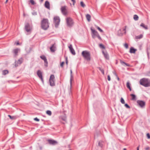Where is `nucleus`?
I'll return each mask as SVG.
<instances>
[{
  "instance_id": "e433bc0d",
  "label": "nucleus",
  "mask_w": 150,
  "mask_h": 150,
  "mask_svg": "<svg viewBox=\"0 0 150 150\" xmlns=\"http://www.w3.org/2000/svg\"><path fill=\"white\" fill-rule=\"evenodd\" d=\"M120 102L122 104H124L125 103V101L122 98H121L120 99Z\"/></svg>"
},
{
  "instance_id": "3c124183",
  "label": "nucleus",
  "mask_w": 150,
  "mask_h": 150,
  "mask_svg": "<svg viewBox=\"0 0 150 150\" xmlns=\"http://www.w3.org/2000/svg\"><path fill=\"white\" fill-rule=\"evenodd\" d=\"M147 136L148 139L150 138V135L149 133H147Z\"/></svg>"
},
{
  "instance_id": "052dcab7",
  "label": "nucleus",
  "mask_w": 150,
  "mask_h": 150,
  "mask_svg": "<svg viewBox=\"0 0 150 150\" xmlns=\"http://www.w3.org/2000/svg\"><path fill=\"white\" fill-rule=\"evenodd\" d=\"M139 146H138L137 148V150H139Z\"/></svg>"
},
{
  "instance_id": "cd10ccee",
  "label": "nucleus",
  "mask_w": 150,
  "mask_h": 150,
  "mask_svg": "<svg viewBox=\"0 0 150 150\" xmlns=\"http://www.w3.org/2000/svg\"><path fill=\"white\" fill-rule=\"evenodd\" d=\"M55 77L54 75H51L50 77L49 80H54Z\"/></svg>"
},
{
  "instance_id": "7c9ffc66",
  "label": "nucleus",
  "mask_w": 150,
  "mask_h": 150,
  "mask_svg": "<svg viewBox=\"0 0 150 150\" xmlns=\"http://www.w3.org/2000/svg\"><path fill=\"white\" fill-rule=\"evenodd\" d=\"M99 46L102 49H105V47L102 44H100L99 45Z\"/></svg>"
},
{
  "instance_id": "473e14b6",
  "label": "nucleus",
  "mask_w": 150,
  "mask_h": 150,
  "mask_svg": "<svg viewBox=\"0 0 150 150\" xmlns=\"http://www.w3.org/2000/svg\"><path fill=\"white\" fill-rule=\"evenodd\" d=\"M40 57L44 61L46 59H47L46 57L44 55L41 56H40Z\"/></svg>"
},
{
  "instance_id": "79ce46f5",
  "label": "nucleus",
  "mask_w": 150,
  "mask_h": 150,
  "mask_svg": "<svg viewBox=\"0 0 150 150\" xmlns=\"http://www.w3.org/2000/svg\"><path fill=\"white\" fill-rule=\"evenodd\" d=\"M125 47L127 49L128 48V45L127 43H125L124 45Z\"/></svg>"
},
{
  "instance_id": "6e6552de",
  "label": "nucleus",
  "mask_w": 150,
  "mask_h": 150,
  "mask_svg": "<svg viewBox=\"0 0 150 150\" xmlns=\"http://www.w3.org/2000/svg\"><path fill=\"white\" fill-rule=\"evenodd\" d=\"M47 141L50 144L53 145H56L58 143L57 141L53 139H48Z\"/></svg>"
},
{
  "instance_id": "864d4df0",
  "label": "nucleus",
  "mask_w": 150,
  "mask_h": 150,
  "mask_svg": "<svg viewBox=\"0 0 150 150\" xmlns=\"http://www.w3.org/2000/svg\"><path fill=\"white\" fill-rule=\"evenodd\" d=\"M62 120L64 121H65L66 120V118L65 117H62Z\"/></svg>"
},
{
  "instance_id": "bb28decb",
  "label": "nucleus",
  "mask_w": 150,
  "mask_h": 150,
  "mask_svg": "<svg viewBox=\"0 0 150 150\" xmlns=\"http://www.w3.org/2000/svg\"><path fill=\"white\" fill-rule=\"evenodd\" d=\"M143 37V35L142 34H140L139 35L136 36V38L137 39H140Z\"/></svg>"
},
{
  "instance_id": "2f4dec72",
  "label": "nucleus",
  "mask_w": 150,
  "mask_h": 150,
  "mask_svg": "<svg viewBox=\"0 0 150 150\" xmlns=\"http://www.w3.org/2000/svg\"><path fill=\"white\" fill-rule=\"evenodd\" d=\"M80 4L81 6L83 8H84L86 6L85 4H84L83 1H82L81 2Z\"/></svg>"
},
{
  "instance_id": "338daca9",
  "label": "nucleus",
  "mask_w": 150,
  "mask_h": 150,
  "mask_svg": "<svg viewBox=\"0 0 150 150\" xmlns=\"http://www.w3.org/2000/svg\"><path fill=\"white\" fill-rule=\"evenodd\" d=\"M147 55H148V56L149 57V54L148 53V54H147Z\"/></svg>"
},
{
  "instance_id": "5fc2aeb1",
  "label": "nucleus",
  "mask_w": 150,
  "mask_h": 150,
  "mask_svg": "<svg viewBox=\"0 0 150 150\" xmlns=\"http://www.w3.org/2000/svg\"><path fill=\"white\" fill-rule=\"evenodd\" d=\"M66 63L67 65H68V61L67 60V58H66Z\"/></svg>"
},
{
  "instance_id": "f3484780",
  "label": "nucleus",
  "mask_w": 150,
  "mask_h": 150,
  "mask_svg": "<svg viewBox=\"0 0 150 150\" xmlns=\"http://www.w3.org/2000/svg\"><path fill=\"white\" fill-rule=\"evenodd\" d=\"M137 51L136 49L134 48L133 47H131L130 48L129 52L131 53H135Z\"/></svg>"
},
{
  "instance_id": "423d86ee",
  "label": "nucleus",
  "mask_w": 150,
  "mask_h": 150,
  "mask_svg": "<svg viewBox=\"0 0 150 150\" xmlns=\"http://www.w3.org/2000/svg\"><path fill=\"white\" fill-rule=\"evenodd\" d=\"M67 25L69 27H71L73 25V21L70 18H68L66 19Z\"/></svg>"
},
{
  "instance_id": "39448f33",
  "label": "nucleus",
  "mask_w": 150,
  "mask_h": 150,
  "mask_svg": "<svg viewBox=\"0 0 150 150\" xmlns=\"http://www.w3.org/2000/svg\"><path fill=\"white\" fill-rule=\"evenodd\" d=\"M25 29L27 32L31 31L32 29V26L30 25L28 23H25Z\"/></svg>"
},
{
  "instance_id": "f257e3e1",
  "label": "nucleus",
  "mask_w": 150,
  "mask_h": 150,
  "mask_svg": "<svg viewBox=\"0 0 150 150\" xmlns=\"http://www.w3.org/2000/svg\"><path fill=\"white\" fill-rule=\"evenodd\" d=\"M140 85L145 87L150 86V80L148 79L143 78L141 79L139 81Z\"/></svg>"
},
{
  "instance_id": "9d476101",
  "label": "nucleus",
  "mask_w": 150,
  "mask_h": 150,
  "mask_svg": "<svg viewBox=\"0 0 150 150\" xmlns=\"http://www.w3.org/2000/svg\"><path fill=\"white\" fill-rule=\"evenodd\" d=\"M66 7V6H62L61 8L62 12L63 14L64 15H66L67 13Z\"/></svg>"
},
{
  "instance_id": "6e6d98bb",
  "label": "nucleus",
  "mask_w": 150,
  "mask_h": 150,
  "mask_svg": "<svg viewBox=\"0 0 150 150\" xmlns=\"http://www.w3.org/2000/svg\"><path fill=\"white\" fill-rule=\"evenodd\" d=\"M116 77L117 78V80L118 81H120V78H119V77L118 76H116Z\"/></svg>"
},
{
  "instance_id": "72a5a7b5",
  "label": "nucleus",
  "mask_w": 150,
  "mask_h": 150,
  "mask_svg": "<svg viewBox=\"0 0 150 150\" xmlns=\"http://www.w3.org/2000/svg\"><path fill=\"white\" fill-rule=\"evenodd\" d=\"M46 113L50 116H51L52 115V112L50 110H47L46 111Z\"/></svg>"
},
{
  "instance_id": "c756f323",
  "label": "nucleus",
  "mask_w": 150,
  "mask_h": 150,
  "mask_svg": "<svg viewBox=\"0 0 150 150\" xmlns=\"http://www.w3.org/2000/svg\"><path fill=\"white\" fill-rule=\"evenodd\" d=\"M133 18H134V20L137 21L139 17L137 15H134V16Z\"/></svg>"
},
{
  "instance_id": "69168bd1",
  "label": "nucleus",
  "mask_w": 150,
  "mask_h": 150,
  "mask_svg": "<svg viewBox=\"0 0 150 150\" xmlns=\"http://www.w3.org/2000/svg\"><path fill=\"white\" fill-rule=\"evenodd\" d=\"M123 150H127V149H126V148H124V149H123Z\"/></svg>"
},
{
  "instance_id": "aec40b11",
  "label": "nucleus",
  "mask_w": 150,
  "mask_h": 150,
  "mask_svg": "<svg viewBox=\"0 0 150 150\" xmlns=\"http://www.w3.org/2000/svg\"><path fill=\"white\" fill-rule=\"evenodd\" d=\"M8 116L11 120H15L18 117L16 116H11L10 115H8Z\"/></svg>"
},
{
  "instance_id": "bf43d9fd",
  "label": "nucleus",
  "mask_w": 150,
  "mask_h": 150,
  "mask_svg": "<svg viewBox=\"0 0 150 150\" xmlns=\"http://www.w3.org/2000/svg\"><path fill=\"white\" fill-rule=\"evenodd\" d=\"M114 74L115 75V76H117V74L116 73H114Z\"/></svg>"
},
{
  "instance_id": "ea45409f",
  "label": "nucleus",
  "mask_w": 150,
  "mask_h": 150,
  "mask_svg": "<svg viewBox=\"0 0 150 150\" xmlns=\"http://www.w3.org/2000/svg\"><path fill=\"white\" fill-rule=\"evenodd\" d=\"M125 106L127 108H130V107L126 103L125 105Z\"/></svg>"
},
{
  "instance_id": "680f3d73",
  "label": "nucleus",
  "mask_w": 150,
  "mask_h": 150,
  "mask_svg": "<svg viewBox=\"0 0 150 150\" xmlns=\"http://www.w3.org/2000/svg\"><path fill=\"white\" fill-rule=\"evenodd\" d=\"M19 43L18 42H17L16 43L17 45H18L19 44Z\"/></svg>"
},
{
  "instance_id": "4468645a",
  "label": "nucleus",
  "mask_w": 150,
  "mask_h": 150,
  "mask_svg": "<svg viewBox=\"0 0 150 150\" xmlns=\"http://www.w3.org/2000/svg\"><path fill=\"white\" fill-rule=\"evenodd\" d=\"M44 6L45 8L48 9H50V4L49 2L48 1H46L45 2Z\"/></svg>"
},
{
  "instance_id": "20e7f679",
  "label": "nucleus",
  "mask_w": 150,
  "mask_h": 150,
  "mask_svg": "<svg viewBox=\"0 0 150 150\" xmlns=\"http://www.w3.org/2000/svg\"><path fill=\"white\" fill-rule=\"evenodd\" d=\"M60 19L59 16H56L54 18V22L55 27L57 28L59 24Z\"/></svg>"
},
{
  "instance_id": "2eb2a0df",
  "label": "nucleus",
  "mask_w": 150,
  "mask_h": 150,
  "mask_svg": "<svg viewBox=\"0 0 150 150\" xmlns=\"http://www.w3.org/2000/svg\"><path fill=\"white\" fill-rule=\"evenodd\" d=\"M20 50V49L18 48L14 49L13 50V52L14 54L15 57H16L18 55V53Z\"/></svg>"
},
{
  "instance_id": "393cba45",
  "label": "nucleus",
  "mask_w": 150,
  "mask_h": 150,
  "mask_svg": "<svg viewBox=\"0 0 150 150\" xmlns=\"http://www.w3.org/2000/svg\"><path fill=\"white\" fill-rule=\"evenodd\" d=\"M130 96L132 97V100H136V97L135 95L134 94H131Z\"/></svg>"
},
{
  "instance_id": "4c0bfd02",
  "label": "nucleus",
  "mask_w": 150,
  "mask_h": 150,
  "mask_svg": "<svg viewBox=\"0 0 150 150\" xmlns=\"http://www.w3.org/2000/svg\"><path fill=\"white\" fill-rule=\"evenodd\" d=\"M98 69H99V70L101 71L102 73L103 74H104V71L103 69H101V68L99 67Z\"/></svg>"
},
{
  "instance_id": "b1692460",
  "label": "nucleus",
  "mask_w": 150,
  "mask_h": 150,
  "mask_svg": "<svg viewBox=\"0 0 150 150\" xmlns=\"http://www.w3.org/2000/svg\"><path fill=\"white\" fill-rule=\"evenodd\" d=\"M70 72H71V78L70 79V85H71V83H72V79L73 78V76L72 75V71L71 69L70 70Z\"/></svg>"
},
{
  "instance_id": "774afa93",
  "label": "nucleus",
  "mask_w": 150,
  "mask_h": 150,
  "mask_svg": "<svg viewBox=\"0 0 150 150\" xmlns=\"http://www.w3.org/2000/svg\"><path fill=\"white\" fill-rule=\"evenodd\" d=\"M119 31H121V30H120H120H119Z\"/></svg>"
},
{
  "instance_id": "4d7b16f0",
  "label": "nucleus",
  "mask_w": 150,
  "mask_h": 150,
  "mask_svg": "<svg viewBox=\"0 0 150 150\" xmlns=\"http://www.w3.org/2000/svg\"><path fill=\"white\" fill-rule=\"evenodd\" d=\"M149 149V147H147L146 148L145 150H148Z\"/></svg>"
},
{
  "instance_id": "8fccbe9b",
  "label": "nucleus",
  "mask_w": 150,
  "mask_h": 150,
  "mask_svg": "<svg viewBox=\"0 0 150 150\" xmlns=\"http://www.w3.org/2000/svg\"><path fill=\"white\" fill-rule=\"evenodd\" d=\"M120 62L122 64H125V62H124L122 60H120Z\"/></svg>"
},
{
  "instance_id": "7ed1b4c3",
  "label": "nucleus",
  "mask_w": 150,
  "mask_h": 150,
  "mask_svg": "<svg viewBox=\"0 0 150 150\" xmlns=\"http://www.w3.org/2000/svg\"><path fill=\"white\" fill-rule=\"evenodd\" d=\"M84 59L88 61L91 59V54L90 52L87 50L83 51L81 53Z\"/></svg>"
},
{
  "instance_id": "dca6fc26",
  "label": "nucleus",
  "mask_w": 150,
  "mask_h": 150,
  "mask_svg": "<svg viewBox=\"0 0 150 150\" xmlns=\"http://www.w3.org/2000/svg\"><path fill=\"white\" fill-rule=\"evenodd\" d=\"M104 144V142L103 141L100 140L98 142V146L102 148Z\"/></svg>"
},
{
  "instance_id": "e2e57ef3",
  "label": "nucleus",
  "mask_w": 150,
  "mask_h": 150,
  "mask_svg": "<svg viewBox=\"0 0 150 150\" xmlns=\"http://www.w3.org/2000/svg\"><path fill=\"white\" fill-rule=\"evenodd\" d=\"M8 0H6V2H5V3H6L8 1Z\"/></svg>"
},
{
  "instance_id": "ddd939ff",
  "label": "nucleus",
  "mask_w": 150,
  "mask_h": 150,
  "mask_svg": "<svg viewBox=\"0 0 150 150\" xmlns=\"http://www.w3.org/2000/svg\"><path fill=\"white\" fill-rule=\"evenodd\" d=\"M69 48L71 53L73 55H75L76 54L75 51L72 47V45L71 44H70L69 46Z\"/></svg>"
},
{
  "instance_id": "f704fd0d",
  "label": "nucleus",
  "mask_w": 150,
  "mask_h": 150,
  "mask_svg": "<svg viewBox=\"0 0 150 150\" xmlns=\"http://www.w3.org/2000/svg\"><path fill=\"white\" fill-rule=\"evenodd\" d=\"M96 27L97 28V29L101 33L103 32V30L101 29L98 26H96Z\"/></svg>"
},
{
  "instance_id": "6ab92c4d",
  "label": "nucleus",
  "mask_w": 150,
  "mask_h": 150,
  "mask_svg": "<svg viewBox=\"0 0 150 150\" xmlns=\"http://www.w3.org/2000/svg\"><path fill=\"white\" fill-rule=\"evenodd\" d=\"M49 82L50 85L52 86H55V81L54 80H49Z\"/></svg>"
},
{
  "instance_id": "13d9d810",
  "label": "nucleus",
  "mask_w": 150,
  "mask_h": 150,
  "mask_svg": "<svg viewBox=\"0 0 150 150\" xmlns=\"http://www.w3.org/2000/svg\"><path fill=\"white\" fill-rule=\"evenodd\" d=\"M43 0H40V2H41V3H42L43 2Z\"/></svg>"
},
{
  "instance_id": "f03ea898",
  "label": "nucleus",
  "mask_w": 150,
  "mask_h": 150,
  "mask_svg": "<svg viewBox=\"0 0 150 150\" xmlns=\"http://www.w3.org/2000/svg\"><path fill=\"white\" fill-rule=\"evenodd\" d=\"M41 26L42 29L46 30L49 27L48 20L47 18H43L41 21Z\"/></svg>"
},
{
  "instance_id": "c03bdc74",
  "label": "nucleus",
  "mask_w": 150,
  "mask_h": 150,
  "mask_svg": "<svg viewBox=\"0 0 150 150\" xmlns=\"http://www.w3.org/2000/svg\"><path fill=\"white\" fill-rule=\"evenodd\" d=\"M96 36L98 37L99 39L100 40H101V38L99 34Z\"/></svg>"
},
{
  "instance_id": "1a4fd4ad",
  "label": "nucleus",
  "mask_w": 150,
  "mask_h": 150,
  "mask_svg": "<svg viewBox=\"0 0 150 150\" xmlns=\"http://www.w3.org/2000/svg\"><path fill=\"white\" fill-rule=\"evenodd\" d=\"M23 59L22 58H21L20 59L18 60L16 62H15V66L17 67L18 65H20L23 62Z\"/></svg>"
},
{
  "instance_id": "a878e982",
  "label": "nucleus",
  "mask_w": 150,
  "mask_h": 150,
  "mask_svg": "<svg viewBox=\"0 0 150 150\" xmlns=\"http://www.w3.org/2000/svg\"><path fill=\"white\" fill-rule=\"evenodd\" d=\"M86 17L88 22H89L91 20V16L89 14H87L86 15Z\"/></svg>"
},
{
  "instance_id": "de8ad7c7",
  "label": "nucleus",
  "mask_w": 150,
  "mask_h": 150,
  "mask_svg": "<svg viewBox=\"0 0 150 150\" xmlns=\"http://www.w3.org/2000/svg\"><path fill=\"white\" fill-rule=\"evenodd\" d=\"M110 77L109 75H108V80L109 81H110Z\"/></svg>"
},
{
  "instance_id": "0eeeda50",
  "label": "nucleus",
  "mask_w": 150,
  "mask_h": 150,
  "mask_svg": "<svg viewBox=\"0 0 150 150\" xmlns=\"http://www.w3.org/2000/svg\"><path fill=\"white\" fill-rule=\"evenodd\" d=\"M138 105L141 108H144L145 105V102L142 100H138L137 101Z\"/></svg>"
},
{
  "instance_id": "c85d7f7f",
  "label": "nucleus",
  "mask_w": 150,
  "mask_h": 150,
  "mask_svg": "<svg viewBox=\"0 0 150 150\" xmlns=\"http://www.w3.org/2000/svg\"><path fill=\"white\" fill-rule=\"evenodd\" d=\"M8 71L7 70H3L2 71V74L4 75H6L8 74Z\"/></svg>"
},
{
  "instance_id": "0e129e2a",
  "label": "nucleus",
  "mask_w": 150,
  "mask_h": 150,
  "mask_svg": "<svg viewBox=\"0 0 150 150\" xmlns=\"http://www.w3.org/2000/svg\"><path fill=\"white\" fill-rule=\"evenodd\" d=\"M148 74H149V75H150V71H149V72H148Z\"/></svg>"
},
{
  "instance_id": "a211bd4d",
  "label": "nucleus",
  "mask_w": 150,
  "mask_h": 150,
  "mask_svg": "<svg viewBox=\"0 0 150 150\" xmlns=\"http://www.w3.org/2000/svg\"><path fill=\"white\" fill-rule=\"evenodd\" d=\"M102 53L106 59H109V56L107 52H105L103 51Z\"/></svg>"
},
{
  "instance_id": "a18cd8bd",
  "label": "nucleus",
  "mask_w": 150,
  "mask_h": 150,
  "mask_svg": "<svg viewBox=\"0 0 150 150\" xmlns=\"http://www.w3.org/2000/svg\"><path fill=\"white\" fill-rule=\"evenodd\" d=\"M34 120L35 121H39V119H38L37 117H35L34 119Z\"/></svg>"
},
{
  "instance_id": "a19ab883",
  "label": "nucleus",
  "mask_w": 150,
  "mask_h": 150,
  "mask_svg": "<svg viewBox=\"0 0 150 150\" xmlns=\"http://www.w3.org/2000/svg\"><path fill=\"white\" fill-rule=\"evenodd\" d=\"M32 13L33 15H36L37 14V12L35 11H33V12H32Z\"/></svg>"
},
{
  "instance_id": "9b49d317",
  "label": "nucleus",
  "mask_w": 150,
  "mask_h": 150,
  "mask_svg": "<svg viewBox=\"0 0 150 150\" xmlns=\"http://www.w3.org/2000/svg\"><path fill=\"white\" fill-rule=\"evenodd\" d=\"M37 74L39 78L41 79L42 82L43 83V79L42 77V73L41 71L40 70H38L37 71Z\"/></svg>"
},
{
  "instance_id": "5701e85b",
  "label": "nucleus",
  "mask_w": 150,
  "mask_h": 150,
  "mask_svg": "<svg viewBox=\"0 0 150 150\" xmlns=\"http://www.w3.org/2000/svg\"><path fill=\"white\" fill-rule=\"evenodd\" d=\"M140 26L142 27L143 28H144V29L147 30L148 29L147 26L145 25L143 23H141Z\"/></svg>"
},
{
  "instance_id": "c9c22d12",
  "label": "nucleus",
  "mask_w": 150,
  "mask_h": 150,
  "mask_svg": "<svg viewBox=\"0 0 150 150\" xmlns=\"http://www.w3.org/2000/svg\"><path fill=\"white\" fill-rule=\"evenodd\" d=\"M44 63H45V66L46 67L47 66L48 62L47 61V59H46V60H44Z\"/></svg>"
},
{
  "instance_id": "603ef678",
  "label": "nucleus",
  "mask_w": 150,
  "mask_h": 150,
  "mask_svg": "<svg viewBox=\"0 0 150 150\" xmlns=\"http://www.w3.org/2000/svg\"><path fill=\"white\" fill-rule=\"evenodd\" d=\"M125 64L128 67H130V65L129 64L126 63H125Z\"/></svg>"
},
{
  "instance_id": "58836bf2",
  "label": "nucleus",
  "mask_w": 150,
  "mask_h": 150,
  "mask_svg": "<svg viewBox=\"0 0 150 150\" xmlns=\"http://www.w3.org/2000/svg\"><path fill=\"white\" fill-rule=\"evenodd\" d=\"M30 2L33 5H34L35 4V3L33 0H30Z\"/></svg>"
},
{
  "instance_id": "f8f14e48",
  "label": "nucleus",
  "mask_w": 150,
  "mask_h": 150,
  "mask_svg": "<svg viewBox=\"0 0 150 150\" xmlns=\"http://www.w3.org/2000/svg\"><path fill=\"white\" fill-rule=\"evenodd\" d=\"M91 30L92 33V37L93 38H94L96 36L99 34L96 31L92 28H91Z\"/></svg>"
},
{
  "instance_id": "412c9836",
  "label": "nucleus",
  "mask_w": 150,
  "mask_h": 150,
  "mask_svg": "<svg viewBox=\"0 0 150 150\" xmlns=\"http://www.w3.org/2000/svg\"><path fill=\"white\" fill-rule=\"evenodd\" d=\"M55 47L54 46V45L53 44L50 47V49L51 51L52 52H54L55 51Z\"/></svg>"
},
{
  "instance_id": "37998d69",
  "label": "nucleus",
  "mask_w": 150,
  "mask_h": 150,
  "mask_svg": "<svg viewBox=\"0 0 150 150\" xmlns=\"http://www.w3.org/2000/svg\"><path fill=\"white\" fill-rule=\"evenodd\" d=\"M64 63V62H62L60 64V66L61 67H63V65Z\"/></svg>"
},
{
  "instance_id": "09e8293b",
  "label": "nucleus",
  "mask_w": 150,
  "mask_h": 150,
  "mask_svg": "<svg viewBox=\"0 0 150 150\" xmlns=\"http://www.w3.org/2000/svg\"><path fill=\"white\" fill-rule=\"evenodd\" d=\"M126 26L125 27V28L123 29V31H125V34H126Z\"/></svg>"
},
{
  "instance_id": "49530a36",
  "label": "nucleus",
  "mask_w": 150,
  "mask_h": 150,
  "mask_svg": "<svg viewBox=\"0 0 150 150\" xmlns=\"http://www.w3.org/2000/svg\"><path fill=\"white\" fill-rule=\"evenodd\" d=\"M71 0L73 3V5H74L76 3L75 0Z\"/></svg>"
},
{
  "instance_id": "4be33fe9",
  "label": "nucleus",
  "mask_w": 150,
  "mask_h": 150,
  "mask_svg": "<svg viewBox=\"0 0 150 150\" xmlns=\"http://www.w3.org/2000/svg\"><path fill=\"white\" fill-rule=\"evenodd\" d=\"M127 87L128 89H129L130 91H131L132 89L130 87V84L129 82H127L126 84Z\"/></svg>"
}]
</instances>
